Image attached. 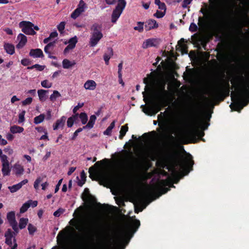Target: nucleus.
Instances as JSON below:
<instances>
[{"instance_id":"1","label":"nucleus","mask_w":249,"mask_h":249,"mask_svg":"<svg viewBox=\"0 0 249 249\" xmlns=\"http://www.w3.org/2000/svg\"><path fill=\"white\" fill-rule=\"evenodd\" d=\"M244 78L242 74L233 76L231 80L232 86L231 87L229 81L221 84L212 94L215 100L223 101L226 97L230 95L231 89H234V91L231 93V100L233 103L230 107L234 111L240 112L245 106L249 103V80L247 85L244 84Z\"/></svg>"},{"instance_id":"2","label":"nucleus","mask_w":249,"mask_h":249,"mask_svg":"<svg viewBox=\"0 0 249 249\" xmlns=\"http://www.w3.org/2000/svg\"><path fill=\"white\" fill-rule=\"evenodd\" d=\"M153 80L152 73L148 74L147 78H144L143 80V83L146 84L144 88L145 91L142 92V94L143 97V101L145 103H150V105H148L142 109V111L146 114L149 116L156 115L162 109V107L166 106L168 103L162 104L160 101L158 103H155L152 98L151 91L152 88L151 86H148V84L151 81Z\"/></svg>"},{"instance_id":"3","label":"nucleus","mask_w":249,"mask_h":249,"mask_svg":"<svg viewBox=\"0 0 249 249\" xmlns=\"http://www.w3.org/2000/svg\"><path fill=\"white\" fill-rule=\"evenodd\" d=\"M167 160L172 164V170L174 173H177L176 168L179 167L182 169L189 168L187 174L192 170L193 165L194 164L193 157L190 154H187V156L181 155L178 152L175 151L167 154L165 156Z\"/></svg>"},{"instance_id":"4","label":"nucleus","mask_w":249,"mask_h":249,"mask_svg":"<svg viewBox=\"0 0 249 249\" xmlns=\"http://www.w3.org/2000/svg\"><path fill=\"white\" fill-rule=\"evenodd\" d=\"M141 225L140 221L135 219L129 228L126 231H120L116 235L115 239L113 240V246H123V249L129 243L134 234Z\"/></svg>"},{"instance_id":"5","label":"nucleus","mask_w":249,"mask_h":249,"mask_svg":"<svg viewBox=\"0 0 249 249\" xmlns=\"http://www.w3.org/2000/svg\"><path fill=\"white\" fill-rule=\"evenodd\" d=\"M209 123H205L199 117H195L191 124L190 128L185 133V136L189 138L196 139V137H202L204 135V130H206Z\"/></svg>"},{"instance_id":"6","label":"nucleus","mask_w":249,"mask_h":249,"mask_svg":"<svg viewBox=\"0 0 249 249\" xmlns=\"http://www.w3.org/2000/svg\"><path fill=\"white\" fill-rule=\"evenodd\" d=\"M166 82L163 80L159 81L157 84V90L155 93V97L157 101L162 104L168 102L170 93L165 89Z\"/></svg>"},{"instance_id":"7","label":"nucleus","mask_w":249,"mask_h":249,"mask_svg":"<svg viewBox=\"0 0 249 249\" xmlns=\"http://www.w3.org/2000/svg\"><path fill=\"white\" fill-rule=\"evenodd\" d=\"M19 27L22 31L26 35H34L36 32L34 30V24L28 21H22L19 23Z\"/></svg>"},{"instance_id":"8","label":"nucleus","mask_w":249,"mask_h":249,"mask_svg":"<svg viewBox=\"0 0 249 249\" xmlns=\"http://www.w3.org/2000/svg\"><path fill=\"white\" fill-rule=\"evenodd\" d=\"M208 10L206 9H200V12L203 14L204 16L203 17H199L198 24L201 28H204V27L207 26L211 20L210 13L206 14Z\"/></svg>"},{"instance_id":"9","label":"nucleus","mask_w":249,"mask_h":249,"mask_svg":"<svg viewBox=\"0 0 249 249\" xmlns=\"http://www.w3.org/2000/svg\"><path fill=\"white\" fill-rule=\"evenodd\" d=\"M111 240V239L109 240L108 236L104 235L98 242L97 249H112Z\"/></svg>"},{"instance_id":"10","label":"nucleus","mask_w":249,"mask_h":249,"mask_svg":"<svg viewBox=\"0 0 249 249\" xmlns=\"http://www.w3.org/2000/svg\"><path fill=\"white\" fill-rule=\"evenodd\" d=\"M87 8L86 4L83 0H81L77 5V7L71 14V18L74 19H76Z\"/></svg>"},{"instance_id":"11","label":"nucleus","mask_w":249,"mask_h":249,"mask_svg":"<svg viewBox=\"0 0 249 249\" xmlns=\"http://www.w3.org/2000/svg\"><path fill=\"white\" fill-rule=\"evenodd\" d=\"M168 181L167 179H161L159 182V185L161 187L158 190V191L156 193L157 196L156 197H159L161 196L163 194H165L168 192V191L170 190L169 188L163 187L164 186L168 185Z\"/></svg>"},{"instance_id":"12","label":"nucleus","mask_w":249,"mask_h":249,"mask_svg":"<svg viewBox=\"0 0 249 249\" xmlns=\"http://www.w3.org/2000/svg\"><path fill=\"white\" fill-rule=\"evenodd\" d=\"M4 237H5V244L10 247H12V238H14V242L16 241L15 238V233L10 229H8L4 233Z\"/></svg>"},{"instance_id":"13","label":"nucleus","mask_w":249,"mask_h":249,"mask_svg":"<svg viewBox=\"0 0 249 249\" xmlns=\"http://www.w3.org/2000/svg\"><path fill=\"white\" fill-rule=\"evenodd\" d=\"M1 162L2 163V173L4 176L10 175V169L9 168V162L8 161L7 157L6 155L2 156Z\"/></svg>"},{"instance_id":"14","label":"nucleus","mask_w":249,"mask_h":249,"mask_svg":"<svg viewBox=\"0 0 249 249\" xmlns=\"http://www.w3.org/2000/svg\"><path fill=\"white\" fill-rule=\"evenodd\" d=\"M103 37V34H91L89 44L91 47H94Z\"/></svg>"},{"instance_id":"15","label":"nucleus","mask_w":249,"mask_h":249,"mask_svg":"<svg viewBox=\"0 0 249 249\" xmlns=\"http://www.w3.org/2000/svg\"><path fill=\"white\" fill-rule=\"evenodd\" d=\"M109 162V160L108 159L105 158L102 160H99L95 163L94 166L90 167L89 168V177L92 178V173H95L96 172V167L95 166H100L101 165H104V164H107Z\"/></svg>"},{"instance_id":"16","label":"nucleus","mask_w":249,"mask_h":249,"mask_svg":"<svg viewBox=\"0 0 249 249\" xmlns=\"http://www.w3.org/2000/svg\"><path fill=\"white\" fill-rule=\"evenodd\" d=\"M159 25L157 21L152 19H149L144 23V28L146 31H150L152 29L157 28Z\"/></svg>"},{"instance_id":"17","label":"nucleus","mask_w":249,"mask_h":249,"mask_svg":"<svg viewBox=\"0 0 249 249\" xmlns=\"http://www.w3.org/2000/svg\"><path fill=\"white\" fill-rule=\"evenodd\" d=\"M17 39L19 41V42L17 44L16 47L18 49L22 48L27 41L26 36L22 33L18 34L17 36Z\"/></svg>"},{"instance_id":"18","label":"nucleus","mask_w":249,"mask_h":249,"mask_svg":"<svg viewBox=\"0 0 249 249\" xmlns=\"http://www.w3.org/2000/svg\"><path fill=\"white\" fill-rule=\"evenodd\" d=\"M28 179H24L23 180L21 181V182L14 185L12 186H9L8 189L10 191V192L12 193H14V192H16L18 190H19L23 185L26 184L28 183Z\"/></svg>"},{"instance_id":"19","label":"nucleus","mask_w":249,"mask_h":249,"mask_svg":"<svg viewBox=\"0 0 249 249\" xmlns=\"http://www.w3.org/2000/svg\"><path fill=\"white\" fill-rule=\"evenodd\" d=\"M113 55V50L111 48H108L106 52L103 55V59L106 65L109 64L110 59Z\"/></svg>"},{"instance_id":"20","label":"nucleus","mask_w":249,"mask_h":249,"mask_svg":"<svg viewBox=\"0 0 249 249\" xmlns=\"http://www.w3.org/2000/svg\"><path fill=\"white\" fill-rule=\"evenodd\" d=\"M66 117L64 116L58 119L55 122L53 127V130H57L59 128H63L66 121Z\"/></svg>"},{"instance_id":"21","label":"nucleus","mask_w":249,"mask_h":249,"mask_svg":"<svg viewBox=\"0 0 249 249\" xmlns=\"http://www.w3.org/2000/svg\"><path fill=\"white\" fill-rule=\"evenodd\" d=\"M29 55L33 58H40L43 56V53L40 49H31Z\"/></svg>"},{"instance_id":"22","label":"nucleus","mask_w":249,"mask_h":249,"mask_svg":"<svg viewBox=\"0 0 249 249\" xmlns=\"http://www.w3.org/2000/svg\"><path fill=\"white\" fill-rule=\"evenodd\" d=\"M96 83L93 80H88L87 81L84 85V87L86 89L93 90L95 89L96 87Z\"/></svg>"},{"instance_id":"23","label":"nucleus","mask_w":249,"mask_h":249,"mask_svg":"<svg viewBox=\"0 0 249 249\" xmlns=\"http://www.w3.org/2000/svg\"><path fill=\"white\" fill-rule=\"evenodd\" d=\"M185 40L183 38H181L178 41V45L180 48L181 52L182 53H188V47L186 44H184Z\"/></svg>"},{"instance_id":"24","label":"nucleus","mask_w":249,"mask_h":249,"mask_svg":"<svg viewBox=\"0 0 249 249\" xmlns=\"http://www.w3.org/2000/svg\"><path fill=\"white\" fill-rule=\"evenodd\" d=\"M7 219L10 225L14 224V223H16L17 221L15 218V213L14 211H10L8 212L6 215Z\"/></svg>"},{"instance_id":"25","label":"nucleus","mask_w":249,"mask_h":249,"mask_svg":"<svg viewBox=\"0 0 249 249\" xmlns=\"http://www.w3.org/2000/svg\"><path fill=\"white\" fill-rule=\"evenodd\" d=\"M4 49L7 53L10 54H13L15 53V47L14 45L9 43H4Z\"/></svg>"},{"instance_id":"26","label":"nucleus","mask_w":249,"mask_h":249,"mask_svg":"<svg viewBox=\"0 0 249 249\" xmlns=\"http://www.w3.org/2000/svg\"><path fill=\"white\" fill-rule=\"evenodd\" d=\"M102 25L97 23H93L91 27V34H94L95 33L98 34H103L102 33Z\"/></svg>"},{"instance_id":"27","label":"nucleus","mask_w":249,"mask_h":249,"mask_svg":"<svg viewBox=\"0 0 249 249\" xmlns=\"http://www.w3.org/2000/svg\"><path fill=\"white\" fill-rule=\"evenodd\" d=\"M122 12L116 9H114L113 10V13H112V22L115 23L116 22L117 19L120 18L121 15L122 14Z\"/></svg>"},{"instance_id":"28","label":"nucleus","mask_w":249,"mask_h":249,"mask_svg":"<svg viewBox=\"0 0 249 249\" xmlns=\"http://www.w3.org/2000/svg\"><path fill=\"white\" fill-rule=\"evenodd\" d=\"M96 119V117L95 115H92L90 116L89 121L88 123L85 126H83L84 128H91L94 126L95 122Z\"/></svg>"},{"instance_id":"29","label":"nucleus","mask_w":249,"mask_h":249,"mask_svg":"<svg viewBox=\"0 0 249 249\" xmlns=\"http://www.w3.org/2000/svg\"><path fill=\"white\" fill-rule=\"evenodd\" d=\"M14 170L16 176H20L23 174L24 168L19 164H15L14 166Z\"/></svg>"},{"instance_id":"30","label":"nucleus","mask_w":249,"mask_h":249,"mask_svg":"<svg viewBox=\"0 0 249 249\" xmlns=\"http://www.w3.org/2000/svg\"><path fill=\"white\" fill-rule=\"evenodd\" d=\"M48 92V90L44 89H39L37 91L39 99L41 102H44L46 99V93Z\"/></svg>"},{"instance_id":"31","label":"nucleus","mask_w":249,"mask_h":249,"mask_svg":"<svg viewBox=\"0 0 249 249\" xmlns=\"http://www.w3.org/2000/svg\"><path fill=\"white\" fill-rule=\"evenodd\" d=\"M10 131L13 134L18 133H22L24 131V128L23 127L14 125L10 127Z\"/></svg>"},{"instance_id":"32","label":"nucleus","mask_w":249,"mask_h":249,"mask_svg":"<svg viewBox=\"0 0 249 249\" xmlns=\"http://www.w3.org/2000/svg\"><path fill=\"white\" fill-rule=\"evenodd\" d=\"M126 2L125 0H118V3L115 9L123 12V10L125 7Z\"/></svg>"},{"instance_id":"33","label":"nucleus","mask_w":249,"mask_h":249,"mask_svg":"<svg viewBox=\"0 0 249 249\" xmlns=\"http://www.w3.org/2000/svg\"><path fill=\"white\" fill-rule=\"evenodd\" d=\"M155 40L153 39H147L145 42H144L142 44V47L143 49H147L148 47H151V46H154L155 45L154 42H155Z\"/></svg>"},{"instance_id":"34","label":"nucleus","mask_w":249,"mask_h":249,"mask_svg":"<svg viewBox=\"0 0 249 249\" xmlns=\"http://www.w3.org/2000/svg\"><path fill=\"white\" fill-rule=\"evenodd\" d=\"M128 126L127 124H125L121 126V128L120 132V135L119 136V139H122L125 136L126 133L128 131Z\"/></svg>"},{"instance_id":"35","label":"nucleus","mask_w":249,"mask_h":249,"mask_svg":"<svg viewBox=\"0 0 249 249\" xmlns=\"http://www.w3.org/2000/svg\"><path fill=\"white\" fill-rule=\"evenodd\" d=\"M115 126V122L113 121L107 127L105 131L103 132L104 135L110 136L112 131V129Z\"/></svg>"},{"instance_id":"36","label":"nucleus","mask_w":249,"mask_h":249,"mask_svg":"<svg viewBox=\"0 0 249 249\" xmlns=\"http://www.w3.org/2000/svg\"><path fill=\"white\" fill-rule=\"evenodd\" d=\"M62 63L63 68L65 69H70V67L73 66L75 64L74 62L72 63L70 60L67 59H64Z\"/></svg>"},{"instance_id":"37","label":"nucleus","mask_w":249,"mask_h":249,"mask_svg":"<svg viewBox=\"0 0 249 249\" xmlns=\"http://www.w3.org/2000/svg\"><path fill=\"white\" fill-rule=\"evenodd\" d=\"M44 114H41L34 117V124H37L42 123L44 121Z\"/></svg>"},{"instance_id":"38","label":"nucleus","mask_w":249,"mask_h":249,"mask_svg":"<svg viewBox=\"0 0 249 249\" xmlns=\"http://www.w3.org/2000/svg\"><path fill=\"white\" fill-rule=\"evenodd\" d=\"M45 66L41 65L38 64H36L31 66H28L27 67L28 70H33L34 69H36V70L41 71H43L44 69Z\"/></svg>"},{"instance_id":"39","label":"nucleus","mask_w":249,"mask_h":249,"mask_svg":"<svg viewBox=\"0 0 249 249\" xmlns=\"http://www.w3.org/2000/svg\"><path fill=\"white\" fill-rule=\"evenodd\" d=\"M28 222V219L26 218H21L19 222V228L23 229L25 228Z\"/></svg>"},{"instance_id":"40","label":"nucleus","mask_w":249,"mask_h":249,"mask_svg":"<svg viewBox=\"0 0 249 249\" xmlns=\"http://www.w3.org/2000/svg\"><path fill=\"white\" fill-rule=\"evenodd\" d=\"M77 42V38L76 36H74L73 37L71 38L69 40V47H71L72 49H73L75 46L76 43Z\"/></svg>"},{"instance_id":"41","label":"nucleus","mask_w":249,"mask_h":249,"mask_svg":"<svg viewBox=\"0 0 249 249\" xmlns=\"http://www.w3.org/2000/svg\"><path fill=\"white\" fill-rule=\"evenodd\" d=\"M61 96V94L57 90H54L52 94L51 95L50 97V100L54 102L57 98Z\"/></svg>"},{"instance_id":"42","label":"nucleus","mask_w":249,"mask_h":249,"mask_svg":"<svg viewBox=\"0 0 249 249\" xmlns=\"http://www.w3.org/2000/svg\"><path fill=\"white\" fill-rule=\"evenodd\" d=\"M137 26L134 27V30L138 31L140 33L142 32L143 29L144 22L141 21H138L137 22Z\"/></svg>"},{"instance_id":"43","label":"nucleus","mask_w":249,"mask_h":249,"mask_svg":"<svg viewBox=\"0 0 249 249\" xmlns=\"http://www.w3.org/2000/svg\"><path fill=\"white\" fill-rule=\"evenodd\" d=\"M79 118H80L83 124L87 123L88 119L87 114L85 112H82L79 114Z\"/></svg>"},{"instance_id":"44","label":"nucleus","mask_w":249,"mask_h":249,"mask_svg":"<svg viewBox=\"0 0 249 249\" xmlns=\"http://www.w3.org/2000/svg\"><path fill=\"white\" fill-rule=\"evenodd\" d=\"M25 111L23 110L21 112H20L18 114V124H21L25 122Z\"/></svg>"},{"instance_id":"45","label":"nucleus","mask_w":249,"mask_h":249,"mask_svg":"<svg viewBox=\"0 0 249 249\" xmlns=\"http://www.w3.org/2000/svg\"><path fill=\"white\" fill-rule=\"evenodd\" d=\"M31 204L30 203H28V201L26 203H25L22 206L20 209V212L21 213H25L28 209L31 206Z\"/></svg>"},{"instance_id":"46","label":"nucleus","mask_w":249,"mask_h":249,"mask_svg":"<svg viewBox=\"0 0 249 249\" xmlns=\"http://www.w3.org/2000/svg\"><path fill=\"white\" fill-rule=\"evenodd\" d=\"M43 179V177H39L35 180L34 182V187L36 189H38L39 184L41 183Z\"/></svg>"},{"instance_id":"47","label":"nucleus","mask_w":249,"mask_h":249,"mask_svg":"<svg viewBox=\"0 0 249 249\" xmlns=\"http://www.w3.org/2000/svg\"><path fill=\"white\" fill-rule=\"evenodd\" d=\"M28 230L30 235H33L36 230V228L32 224H29L28 226Z\"/></svg>"},{"instance_id":"48","label":"nucleus","mask_w":249,"mask_h":249,"mask_svg":"<svg viewBox=\"0 0 249 249\" xmlns=\"http://www.w3.org/2000/svg\"><path fill=\"white\" fill-rule=\"evenodd\" d=\"M198 30V26L196 23H195L194 22L191 23V24L189 27V30L191 32H196Z\"/></svg>"},{"instance_id":"49","label":"nucleus","mask_w":249,"mask_h":249,"mask_svg":"<svg viewBox=\"0 0 249 249\" xmlns=\"http://www.w3.org/2000/svg\"><path fill=\"white\" fill-rule=\"evenodd\" d=\"M65 22L64 21L61 22L57 26L58 31L60 33H63L65 28Z\"/></svg>"},{"instance_id":"50","label":"nucleus","mask_w":249,"mask_h":249,"mask_svg":"<svg viewBox=\"0 0 249 249\" xmlns=\"http://www.w3.org/2000/svg\"><path fill=\"white\" fill-rule=\"evenodd\" d=\"M33 102V98L31 97H28L22 102L23 106H26L30 105Z\"/></svg>"},{"instance_id":"51","label":"nucleus","mask_w":249,"mask_h":249,"mask_svg":"<svg viewBox=\"0 0 249 249\" xmlns=\"http://www.w3.org/2000/svg\"><path fill=\"white\" fill-rule=\"evenodd\" d=\"M165 14V12H161L159 10H157V12L154 14V16L156 17L157 18H162L164 16Z\"/></svg>"},{"instance_id":"52","label":"nucleus","mask_w":249,"mask_h":249,"mask_svg":"<svg viewBox=\"0 0 249 249\" xmlns=\"http://www.w3.org/2000/svg\"><path fill=\"white\" fill-rule=\"evenodd\" d=\"M84 129L83 126L82 127H79L77 129L73 134V136L71 137V140H74L78 136V133L81 132Z\"/></svg>"},{"instance_id":"53","label":"nucleus","mask_w":249,"mask_h":249,"mask_svg":"<svg viewBox=\"0 0 249 249\" xmlns=\"http://www.w3.org/2000/svg\"><path fill=\"white\" fill-rule=\"evenodd\" d=\"M31 63H32L30 59H27V58L23 59L21 61V63L23 66H28V65H30L31 64Z\"/></svg>"},{"instance_id":"54","label":"nucleus","mask_w":249,"mask_h":249,"mask_svg":"<svg viewBox=\"0 0 249 249\" xmlns=\"http://www.w3.org/2000/svg\"><path fill=\"white\" fill-rule=\"evenodd\" d=\"M10 226L12 227L16 236L19 231L18 228V227L17 222L16 223H14V224L11 225Z\"/></svg>"},{"instance_id":"55","label":"nucleus","mask_w":249,"mask_h":249,"mask_svg":"<svg viewBox=\"0 0 249 249\" xmlns=\"http://www.w3.org/2000/svg\"><path fill=\"white\" fill-rule=\"evenodd\" d=\"M63 210L59 208L53 212V216L55 217H59L62 213H63Z\"/></svg>"},{"instance_id":"56","label":"nucleus","mask_w":249,"mask_h":249,"mask_svg":"<svg viewBox=\"0 0 249 249\" xmlns=\"http://www.w3.org/2000/svg\"><path fill=\"white\" fill-rule=\"evenodd\" d=\"M41 85L44 88H50L52 87V84L51 83L49 84L47 80H45L41 82Z\"/></svg>"},{"instance_id":"57","label":"nucleus","mask_w":249,"mask_h":249,"mask_svg":"<svg viewBox=\"0 0 249 249\" xmlns=\"http://www.w3.org/2000/svg\"><path fill=\"white\" fill-rule=\"evenodd\" d=\"M74 122V121H73V120L72 118V117H69L68 119V121H67V122L68 127H72V125H73V123Z\"/></svg>"},{"instance_id":"58","label":"nucleus","mask_w":249,"mask_h":249,"mask_svg":"<svg viewBox=\"0 0 249 249\" xmlns=\"http://www.w3.org/2000/svg\"><path fill=\"white\" fill-rule=\"evenodd\" d=\"M83 103H78V105L75 106L73 108V113H75L80 108L83 107Z\"/></svg>"},{"instance_id":"59","label":"nucleus","mask_w":249,"mask_h":249,"mask_svg":"<svg viewBox=\"0 0 249 249\" xmlns=\"http://www.w3.org/2000/svg\"><path fill=\"white\" fill-rule=\"evenodd\" d=\"M4 151L8 155H12L13 153V150L10 146L5 147Z\"/></svg>"},{"instance_id":"60","label":"nucleus","mask_w":249,"mask_h":249,"mask_svg":"<svg viewBox=\"0 0 249 249\" xmlns=\"http://www.w3.org/2000/svg\"><path fill=\"white\" fill-rule=\"evenodd\" d=\"M158 6L160 9L161 10H164V11L165 12L166 10V7L165 4L164 2H160L159 4H158Z\"/></svg>"},{"instance_id":"61","label":"nucleus","mask_w":249,"mask_h":249,"mask_svg":"<svg viewBox=\"0 0 249 249\" xmlns=\"http://www.w3.org/2000/svg\"><path fill=\"white\" fill-rule=\"evenodd\" d=\"M63 178H61L59 180L58 182L57 183V185L55 186V189H54V193H56L57 191L59 189V187L61 185L62 182Z\"/></svg>"},{"instance_id":"62","label":"nucleus","mask_w":249,"mask_h":249,"mask_svg":"<svg viewBox=\"0 0 249 249\" xmlns=\"http://www.w3.org/2000/svg\"><path fill=\"white\" fill-rule=\"evenodd\" d=\"M60 236H61L62 240H64L65 239V238H66V236H65V233L63 232V231H60L59 232L57 236V241L59 240V237Z\"/></svg>"},{"instance_id":"63","label":"nucleus","mask_w":249,"mask_h":249,"mask_svg":"<svg viewBox=\"0 0 249 249\" xmlns=\"http://www.w3.org/2000/svg\"><path fill=\"white\" fill-rule=\"evenodd\" d=\"M57 36H58L57 32L56 31H54L52 32L50 34L49 37H50V38L52 39V38L56 37Z\"/></svg>"},{"instance_id":"64","label":"nucleus","mask_w":249,"mask_h":249,"mask_svg":"<svg viewBox=\"0 0 249 249\" xmlns=\"http://www.w3.org/2000/svg\"><path fill=\"white\" fill-rule=\"evenodd\" d=\"M81 180H82L83 181H86V174L85 173L84 170H83L82 171V172L81 173Z\"/></svg>"}]
</instances>
